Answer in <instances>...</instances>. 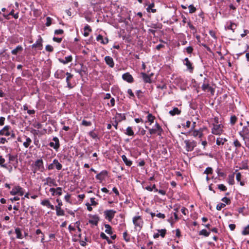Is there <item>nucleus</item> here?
<instances>
[{
    "instance_id": "obj_1",
    "label": "nucleus",
    "mask_w": 249,
    "mask_h": 249,
    "mask_svg": "<svg viewBox=\"0 0 249 249\" xmlns=\"http://www.w3.org/2000/svg\"><path fill=\"white\" fill-rule=\"evenodd\" d=\"M224 126L222 124H213L212 133L215 135H220L224 131Z\"/></svg>"
},
{
    "instance_id": "obj_2",
    "label": "nucleus",
    "mask_w": 249,
    "mask_h": 249,
    "mask_svg": "<svg viewBox=\"0 0 249 249\" xmlns=\"http://www.w3.org/2000/svg\"><path fill=\"white\" fill-rule=\"evenodd\" d=\"M145 128L148 129L149 133L150 135L154 134L157 133L158 135H161V133L163 131L162 128L157 123H156L154 128H150L147 126H145Z\"/></svg>"
},
{
    "instance_id": "obj_3",
    "label": "nucleus",
    "mask_w": 249,
    "mask_h": 249,
    "mask_svg": "<svg viewBox=\"0 0 249 249\" xmlns=\"http://www.w3.org/2000/svg\"><path fill=\"white\" fill-rule=\"evenodd\" d=\"M62 165L58 162V160L54 159L53 162L50 164L48 166V170H61L62 168Z\"/></svg>"
},
{
    "instance_id": "obj_4",
    "label": "nucleus",
    "mask_w": 249,
    "mask_h": 249,
    "mask_svg": "<svg viewBox=\"0 0 249 249\" xmlns=\"http://www.w3.org/2000/svg\"><path fill=\"white\" fill-rule=\"evenodd\" d=\"M133 223L135 226V228H139L140 230L143 225V220L140 216H135L133 218Z\"/></svg>"
},
{
    "instance_id": "obj_5",
    "label": "nucleus",
    "mask_w": 249,
    "mask_h": 249,
    "mask_svg": "<svg viewBox=\"0 0 249 249\" xmlns=\"http://www.w3.org/2000/svg\"><path fill=\"white\" fill-rule=\"evenodd\" d=\"M184 143L186 145V150L188 151H192L196 145V142L195 141L186 140L184 141Z\"/></svg>"
},
{
    "instance_id": "obj_6",
    "label": "nucleus",
    "mask_w": 249,
    "mask_h": 249,
    "mask_svg": "<svg viewBox=\"0 0 249 249\" xmlns=\"http://www.w3.org/2000/svg\"><path fill=\"white\" fill-rule=\"evenodd\" d=\"M24 193V192L23 189L19 186H15L10 192V194L12 195L18 194L20 196H23Z\"/></svg>"
},
{
    "instance_id": "obj_7",
    "label": "nucleus",
    "mask_w": 249,
    "mask_h": 249,
    "mask_svg": "<svg viewBox=\"0 0 249 249\" xmlns=\"http://www.w3.org/2000/svg\"><path fill=\"white\" fill-rule=\"evenodd\" d=\"M116 211L113 210H106L104 211L105 218L110 221L114 217Z\"/></svg>"
},
{
    "instance_id": "obj_8",
    "label": "nucleus",
    "mask_w": 249,
    "mask_h": 249,
    "mask_svg": "<svg viewBox=\"0 0 249 249\" xmlns=\"http://www.w3.org/2000/svg\"><path fill=\"white\" fill-rule=\"evenodd\" d=\"M53 142H51L49 143L50 146L57 150L60 146L59 139L57 137H54L53 139Z\"/></svg>"
},
{
    "instance_id": "obj_9",
    "label": "nucleus",
    "mask_w": 249,
    "mask_h": 249,
    "mask_svg": "<svg viewBox=\"0 0 249 249\" xmlns=\"http://www.w3.org/2000/svg\"><path fill=\"white\" fill-rule=\"evenodd\" d=\"M11 127L9 125L5 126L1 130H0V135L9 136L10 135V130Z\"/></svg>"
},
{
    "instance_id": "obj_10",
    "label": "nucleus",
    "mask_w": 249,
    "mask_h": 249,
    "mask_svg": "<svg viewBox=\"0 0 249 249\" xmlns=\"http://www.w3.org/2000/svg\"><path fill=\"white\" fill-rule=\"evenodd\" d=\"M248 125L246 126H244L242 131L239 132V134L241 137H243L245 136H249V122H247Z\"/></svg>"
},
{
    "instance_id": "obj_11",
    "label": "nucleus",
    "mask_w": 249,
    "mask_h": 249,
    "mask_svg": "<svg viewBox=\"0 0 249 249\" xmlns=\"http://www.w3.org/2000/svg\"><path fill=\"white\" fill-rule=\"evenodd\" d=\"M184 65H185L188 70L191 73H192L194 70V67L192 66V63L189 61L188 58H185L183 62Z\"/></svg>"
},
{
    "instance_id": "obj_12",
    "label": "nucleus",
    "mask_w": 249,
    "mask_h": 249,
    "mask_svg": "<svg viewBox=\"0 0 249 249\" xmlns=\"http://www.w3.org/2000/svg\"><path fill=\"white\" fill-rule=\"evenodd\" d=\"M122 78L124 81L129 83H131L134 81V79L132 76L129 72H126L123 74L122 75Z\"/></svg>"
},
{
    "instance_id": "obj_13",
    "label": "nucleus",
    "mask_w": 249,
    "mask_h": 249,
    "mask_svg": "<svg viewBox=\"0 0 249 249\" xmlns=\"http://www.w3.org/2000/svg\"><path fill=\"white\" fill-rule=\"evenodd\" d=\"M66 75H67V77H66V82H67V87L69 89H71L73 87V86H72V85L70 83V79H71L73 77V74H72L71 73H69L68 72H67L66 73Z\"/></svg>"
},
{
    "instance_id": "obj_14",
    "label": "nucleus",
    "mask_w": 249,
    "mask_h": 249,
    "mask_svg": "<svg viewBox=\"0 0 249 249\" xmlns=\"http://www.w3.org/2000/svg\"><path fill=\"white\" fill-rule=\"evenodd\" d=\"M35 169L37 170H41L43 168V162L42 159L36 160L34 163Z\"/></svg>"
},
{
    "instance_id": "obj_15",
    "label": "nucleus",
    "mask_w": 249,
    "mask_h": 249,
    "mask_svg": "<svg viewBox=\"0 0 249 249\" xmlns=\"http://www.w3.org/2000/svg\"><path fill=\"white\" fill-rule=\"evenodd\" d=\"M105 61L106 64L108 65L110 68H113L114 66V62L113 58L109 56H106L105 57Z\"/></svg>"
},
{
    "instance_id": "obj_16",
    "label": "nucleus",
    "mask_w": 249,
    "mask_h": 249,
    "mask_svg": "<svg viewBox=\"0 0 249 249\" xmlns=\"http://www.w3.org/2000/svg\"><path fill=\"white\" fill-rule=\"evenodd\" d=\"M190 133H191V135L194 137H198L199 138H201L203 135L202 129H199V130H194L190 132Z\"/></svg>"
},
{
    "instance_id": "obj_17",
    "label": "nucleus",
    "mask_w": 249,
    "mask_h": 249,
    "mask_svg": "<svg viewBox=\"0 0 249 249\" xmlns=\"http://www.w3.org/2000/svg\"><path fill=\"white\" fill-rule=\"evenodd\" d=\"M64 71L63 70H58L54 73V77L57 79H63L64 77Z\"/></svg>"
},
{
    "instance_id": "obj_18",
    "label": "nucleus",
    "mask_w": 249,
    "mask_h": 249,
    "mask_svg": "<svg viewBox=\"0 0 249 249\" xmlns=\"http://www.w3.org/2000/svg\"><path fill=\"white\" fill-rule=\"evenodd\" d=\"M42 39L41 37L40 36H38V38L36 41V43H35L34 44H33L32 45V48H40V47H41L42 46Z\"/></svg>"
},
{
    "instance_id": "obj_19",
    "label": "nucleus",
    "mask_w": 249,
    "mask_h": 249,
    "mask_svg": "<svg viewBox=\"0 0 249 249\" xmlns=\"http://www.w3.org/2000/svg\"><path fill=\"white\" fill-rule=\"evenodd\" d=\"M72 60V57L71 55H69L65 57L64 59L59 58V61L63 64H66L69 62H71Z\"/></svg>"
},
{
    "instance_id": "obj_20",
    "label": "nucleus",
    "mask_w": 249,
    "mask_h": 249,
    "mask_svg": "<svg viewBox=\"0 0 249 249\" xmlns=\"http://www.w3.org/2000/svg\"><path fill=\"white\" fill-rule=\"evenodd\" d=\"M236 27V25L234 23L232 22L231 21H230L227 22L225 28L227 29L231 30L233 32H234V30L235 29Z\"/></svg>"
},
{
    "instance_id": "obj_21",
    "label": "nucleus",
    "mask_w": 249,
    "mask_h": 249,
    "mask_svg": "<svg viewBox=\"0 0 249 249\" xmlns=\"http://www.w3.org/2000/svg\"><path fill=\"white\" fill-rule=\"evenodd\" d=\"M96 40L100 42L103 44H107L108 42L107 38L106 37L104 38L103 36L100 35L97 36Z\"/></svg>"
},
{
    "instance_id": "obj_22",
    "label": "nucleus",
    "mask_w": 249,
    "mask_h": 249,
    "mask_svg": "<svg viewBox=\"0 0 249 249\" xmlns=\"http://www.w3.org/2000/svg\"><path fill=\"white\" fill-rule=\"evenodd\" d=\"M180 113L181 110L177 107H174L172 110H171L169 112L170 115L172 116H175L176 115H179L180 114Z\"/></svg>"
},
{
    "instance_id": "obj_23",
    "label": "nucleus",
    "mask_w": 249,
    "mask_h": 249,
    "mask_svg": "<svg viewBox=\"0 0 249 249\" xmlns=\"http://www.w3.org/2000/svg\"><path fill=\"white\" fill-rule=\"evenodd\" d=\"M6 157L8 158L10 163H11L14 164L15 163L17 162V157L16 156L8 154L6 155Z\"/></svg>"
},
{
    "instance_id": "obj_24",
    "label": "nucleus",
    "mask_w": 249,
    "mask_h": 249,
    "mask_svg": "<svg viewBox=\"0 0 249 249\" xmlns=\"http://www.w3.org/2000/svg\"><path fill=\"white\" fill-rule=\"evenodd\" d=\"M228 140L225 138L218 137L216 141V143L218 145H223Z\"/></svg>"
},
{
    "instance_id": "obj_25",
    "label": "nucleus",
    "mask_w": 249,
    "mask_h": 249,
    "mask_svg": "<svg viewBox=\"0 0 249 249\" xmlns=\"http://www.w3.org/2000/svg\"><path fill=\"white\" fill-rule=\"evenodd\" d=\"M141 74L142 76V78L145 83H151V77L149 75H147V74H146L144 72H142L141 73Z\"/></svg>"
},
{
    "instance_id": "obj_26",
    "label": "nucleus",
    "mask_w": 249,
    "mask_h": 249,
    "mask_svg": "<svg viewBox=\"0 0 249 249\" xmlns=\"http://www.w3.org/2000/svg\"><path fill=\"white\" fill-rule=\"evenodd\" d=\"M99 220V217L96 215H94L92 216V219L89 220V223L96 226L98 224Z\"/></svg>"
},
{
    "instance_id": "obj_27",
    "label": "nucleus",
    "mask_w": 249,
    "mask_h": 249,
    "mask_svg": "<svg viewBox=\"0 0 249 249\" xmlns=\"http://www.w3.org/2000/svg\"><path fill=\"white\" fill-rule=\"evenodd\" d=\"M23 50V48L20 45H18L16 48L11 51V53L13 55H17L19 52H21Z\"/></svg>"
},
{
    "instance_id": "obj_28",
    "label": "nucleus",
    "mask_w": 249,
    "mask_h": 249,
    "mask_svg": "<svg viewBox=\"0 0 249 249\" xmlns=\"http://www.w3.org/2000/svg\"><path fill=\"white\" fill-rule=\"evenodd\" d=\"M45 184L49 185L50 186H57V184H56L55 180L54 179H52L50 178H47L46 182Z\"/></svg>"
},
{
    "instance_id": "obj_29",
    "label": "nucleus",
    "mask_w": 249,
    "mask_h": 249,
    "mask_svg": "<svg viewBox=\"0 0 249 249\" xmlns=\"http://www.w3.org/2000/svg\"><path fill=\"white\" fill-rule=\"evenodd\" d=\"M155 6L154 3H152L148 6V7L146 8V10L148 12H152V13H155L156 12L157 10L156 9L153 8Z\"/></svg>"
},
{
    "instance_id": "obj_30",
    "label": "nucleus",
    "mask_w": 249,
    "mask_h": 249,
    "mask_svg": "<svg viewBox=\"0 0 249 249\" xmlns=\"http://www.w3.org/2000/svg\"><path fill=\"white\" fill-rule=\"evenodd\" d=\"M122 158L123 161L125 163L126 165L130 166L132 165V161L130 160H128L125 155H122Z\"/></svg>"
},
{
    "instance_id": "obj_31",
    "label": "nucleus",
    "mask_w": 249,
    "mask_h": 249,
    "mask_svg": "<svg viewBox=\"0 0 249 249\" xmlns=\"http://www.w3.org/2000/svg\"><path fill=\"white\" fill-rule=\"evenodd\" d=\"M55 210L56 212V215L57 216H63L64 215L65 213L64 210L61 209V207H55Z\"/></svg>"
},
{
    "instance_id": "obj_32",
    "label": "nucleus",
    "mask_w": 249,
    "mask_h": 249,
    "mask_svg": "<svg viewBox=\"0 0 249 249\" xmlns=\"http://www.w3.org/2000/svg\"><path fill=\"white\" fill-rule=\"evenodd\" d=\"M201 88L203 91H206L207 89L212 91L213 88L210 86L209 84L203 83L202 85Z\"/></svg>"
},
{
    "instance_id": "obj_33",
    "label": "nucleus",
    "mask_w": 249,
    "mask_h": 249,
    "mask_svg": "<svg viewBox=\"0 0 249 249\" xmlns=\"http://www.w3.org/2000/svg\"><path fill=\"white\" fill-rule=\"evenodd\" d=\"M125 134L128 136H133L134 133L132 130V128L130 126H128L126 129V132Z\"/></svg>"
},
{
    "instance_id": "obj_34",
    "label": "nucleus",
    "mask_w": 249,
    "mask_h": 249,
    "mask_svg": "<svg viewBox=\"0 0 249 249\" xmlns=\"http://www.w3.org/2000/svg\"><path fill=\"white\" fill-rule=\"evenodd\" d=\"M105 227L106 228L105 232L109 234H112L111 227L108 224H105Z\"/></svg>"
},
{
    "instance_id": "obj_35",
    "label": "nucleus",
    "mask_w": 249,
    "mask_h": 249,
    "mask_svg": "<svg viewBox=\"0 0 249 249\" xmlns=\"http://www.w3.org/2000/svg\"><path fill=\"white\" fill-rule=\"evenodd\" d=\"M15 232L17 234V238H18V239L22 238V234H21V231L19 228H16L15 229Z\"/></svg>"
},
{
    "instance_id": "obj_36",
    "label": "nucleus",
    "mask_w": 249,
    "mask_h": 249,
    "mask_svg": "<svg viewBox=\"0 0 249 249\" xmlns=\"http://www.w3.org/2000/svg\"><path fill=\"white\" fill-rule=\"evenodd\" d=\"M31 142V139L30 138L28 137L26 139V141L23 142V145L25 147L27 148L29 147Z\"/></svg>"
},
{
    "instance_id": "obj_37",
    "label": "nucleus",
    "mask_w": 249,
    "mask_h": 249,
    "mask_svg": "<svg viewBox=\"0 0 249 249\" xmlns=\"http://www.w3.org/2000/svg\"><path fill=\"white\" fill-rule=\"evenodd\" d=\"M147 121L149 122L150 124H151L153 122L155 119V117L153 116L151 114H148L147 116Z\"/></svg>"
},
{
    "instance_id": "obj_38",
    "label": "nucleus",
    "mask_w": 249,
    "mask_h": 249,
    "mask_svg": "<svg viewBox=\"0 0 249 249\" xmlns=\"http://www.w3.org/2000/svg\"><path fill=\"white\" fill-rule=\"evenodd\" d=\"M245 141V144L247 147L249 148V135L242 137Z\"/></svg>"
},
{
    "instance_id": "obj_39",
    "label": "nucleus",
    "mask_w": 249,
    "mask_h": 249,
    "mask_svg": "<svg viewBox=\"0 0 249 249\" xmlns=\"http://www.w3.org/2000/svg\"><path fill=\"white\" fill-rule=\"evenodd\" d=\"M234 174H232L231 175H230L228 178V182L230 184L232 185L234 183Z\"/></svg>"
},
{
    "instance_id": "obj_40",
    "label": "nucleus",
    "mask_w": 249,
    "mask_h": 249,
    "mask_svg": "<svg viewBox=\"0 0 249 249\" xmlns=\"http://www.w3.org/2000/svg\"><path fill=\"white\" fill-rule=\"evenodd\" d=\"M241 174L240 173H238V174H237V175L236 176V178L237 180L240 182V184L241 186H243V185H244L245 183L243 181H241Z\"/></svg>"
},
{
    "instance_id": "obj_41",
    "label": "nucleus",
    "mask_w": 249,
    "mask_h": 249,
    "mask_svg": "<svg viewBox=\"0 0 249 249\" xmlns=\"http://www.w3.org/2000/svg\"><path fill=\"white\" fill-rule=\"evenodd\" d=\"M233 145L236 148H239L241 147V144L240 142L237 140L236 139L233 142Z\"/></svg>"
},
{
    "instance_id": "obj_42",
    "label": "nucleus",
    "mask_w": 249,
    "mask_h": 249,
    "mask_svg": "<svg viewBox=\"0 0 249 249\" xmlns=\"http://www.w3.org/2000/svg\"><path fill=\"white\" fill-rule=\"evenodd\" d=\"M237 118L235 116H232L230 118V123L231 125H234L236 122Z\"/></svg>"
},
{
    "instance_id": "obj_43",
    "label": "nucleus",
    "mask_w": 249,
    "mask_h": 249,
    "mask_svg": "<svg viewBox=\"0 0 249 249\" xmlns=\"http://www.w3.org/2000/svg\"><path fill=\"white\" fill-rule=\"evenodd\" d=\"M190 13H194L196 11V8L194 6L193 4H190L188 6Z\"/></svg>"
},
{
    "instance_id": "obj_44",
    "label": "nucleus",
    "mask_w": 249,
    "mask_h": 249,
    "mask_svg": "<svg viewBox=\"0 0 249 249\" xmlns=\"http://www.w3.org/2000/svg\"><path fill=\"white\" fill-rule=\"evenodd\" d=\"M210 232H208L206 230L204 229L199 231V235H203L205 236H208Z\"/></svg>"
},
{
    "instance_id": "obj_45",
    "label": "nucleus",
    "mask_w": 249,
    "mask_h": 249,
    "mask_svg": "<svg viewBox=\"0 0 249 249\" xmlns=\"http://www.w3.org/2000/svg\"><path fill=\"white\" fill-rule=\"evenodd\" d=\"M242 233L243 235L249 234V225L244 228V230L242 232Z\"/></svg>"
},
{
    "instance_id": "obj_46",
    "label": "nucleus",
    "mask_w": 249,
    "mask_h": 249,
    "mask_svg": "<svg viewBox=\"0 0 249 249\" xmlns=\"http://www.w3.org/2000/svg\"><path fill=\"white\" fill-rule=\"evenodd\" d=\"M89 135L93 139H96L97 138V134L93 131H91L89 132Z\"/></svg>"
},
{
    "instance_id": "obj_47",
    "label": "nucleus",
    "mask_w": 249,
    "mask_h": 249,
    "mask_svg": "<svg viewBox=\"0 0 249 249\" xmlns=\"http://www.w3.org/2000/svg\"><path fill=\"white\" fill-rule=\"evenodd\" d=\"M62 188L57 187L55 189V195L60 196L62 195Z\"/></svg>"
},
{
    "instance_id": "obj_48",
    "label": "nucleus",
    "mask_w": 249,
    "mask_h": 249,
    "mask_svg": "<svg viewBox=\"0 0 249 249\" xmlns=\"http://www.w3.org/2000/svg\"><path fill=\"white\" fill-rule=\"evenodd\" d=\"M82 124L84 126H90L91 124V123L89 121L83 120L82 122Z\"/></svg>"
},
{
    "instance_id": "obj_49",
    "label": "nucleus",
    "mask_w": 249,
    "mask_h": 249,
    "mask_svg": "<svg viewBox=\"0 0 249 249\" xmlns=\"http://www.w3.org/2000/svg\"><path fill=\"white\" fill-rule=\"evenodd\" d=\"M51 23H52V18L49 17H47L46 22L45 24L47 26H49L51 25Z\"/></svg>"
},
{
    "instance_id": "obj_50",
    "label": "nucleus",
    "mask_w": 249,
    "mask_h": 249,
    "mask_svg": "<svg viewBox=\"0 0 249 249\" xmlns=\"http://www.w3.org/2000/svg\"><path fill=\"white\" fill-rule=\"evenodd\" d=\"M45 49L47 51L49 52H53V47L50 45H47L46 46Z\"/></svg>"
},
{
    "instance_id": "obj_51",
    "label": "nucleus",
    "mask_w": 249,
    "mask_h": 249,
    "mask_svg": "<svg viewBox=\"0 0 249 249\" xmlns=\"http://www.w3.org/2000/svg\"><path fill=\"white\" fill-rule=\"evenodd\" d=\"M103 172H100L99 174L97 175L96 178L97 179L102 180L104 178V175L103 174Z\"/></svg>"
},
{
    "instance_id": "obj_52",
    "label": "nucleus",
    "mask_w": 249,
    "mask_h": 249,
    "mask_svg": "<svg viewBox=\"0 0 249 249\" xmlns=\"http://www.w3.org/2000/svg\"><path fill=\"white\" fill-rule=\"evenodd\" d=\"M218 188L223 191H226L227 190L226 187L223 184H219L218 185Z\"/></svg>"
},
{
    "instance_id": "obj_53",
    "label": "nucleus",
    "mask_w": 249,
    "mask_h": 249,
    "mask_svg": "<svg viewBox=\"0 0 249 249\" xmlns=\"http://www.w3.org/2000/svg\"><path fill=\"white\" fill-rule=\"evenodd\" d=\"M225 206V204L224 203H220L217 205L216 209L218 211L221 210L222 208H224Z\"/></svg>"
},
{
    "instance_id": "obj_54",
    "label": "nucleus",
    "mask_w": 249,
    "mask_h": 249,
    "mask_svg": "<svg viewBox=\"0 0 249 249\" xmlns=\"http://www.w3.org/2000/svg\"><path fill=\"white\" fill-rule=\"evenodd\" d=\"M159 232L160 233V235L162 237H164L165 236L166 230L165 229L159 230Z\"/></svg>"
},
{
    "instance_id": "obj_55",
    "label": "nucleus",
    "mask_w": 249,
    "mask_h": 249,
    "mask_svg": "<svg viewBox=\"0 0 249 249\" xmlns=\"http://www.w3.org/2000/svg\"><path fill=\"white\" fill-rule=\"evenodd\" d=\"M5 162V159L2 156H0V165L2 167H5L4 163Z\"/></svg>"
},
{
    "instance_id": "obj_56",
    "label": "nucleus",
    "mask_w": 249,
    "mask_h": 249,
    "mask_svg": "<svg viewBox=\"0 0 249 249\" xmlns=\"http://www.w3.org/2000/svg\"><path fill=\"white\" fill-rule=\"evenodd\" d=\"M123 237L124 239L126 241L128 242L129 241V238L127 237V231H125L123 233Z\"/></svg>"
},
{
    "instance_id": "obj_57",
    "label": "nucleus",
    "mask_w": 249,
    "mask_h": 249,
    "mask_svg": "<svg viewBox=\"0 0 249 249\" xmlns=\"http://www.w3.org/2000/svg\"><path fill=\"white\" fill-rule=\"evenodd\" d=\"M186 51L187 52V53H192L193 51V49L192 47L191 46H189V47H187L186 48Z\"/></svg>"
},
{
    "instance_id": "obj_58",
    "label": "nucleus",
    "mask_w": 249,
    "mask_h": 249,
    "mask_svg": "<svg viewBox=\"0 0 249 249\" xmlns=\"http://www.w3.org/2000/svg\"><path fill=\"white\" fill-rule=\"evenodd\" d=\"M222 201L226 203L227 204H228L230 202V199L226 197H225L222 199Z\"/></svg>"
},
{
    "instance_id": "obj_59",
    "label": "nucleus",
    "mask_w": 249,
    "mask_h": 249,
    "mask_svg": "<svg viewBox=\"0 0 249 249\" xmlns=\"http://www.w3.org/2000/svg\"><path fill=\"white\" fill-rule=\"evenodd\" d=\"M64 33V31L62 29H58L54 31V34L55 35H61Z\"/></svg>"
},
{
    "instance_id": "obj_60",
    "label": "nucleus",
    "mask_w": 249,
    "mask_h": 249,
    "mask_svg": "<svg viewBox=\"0 0 249 249\" xmlns=\"http://www.w3.org/2000/svg\"><path fill=\"white\" fill-rule=\"evenodd\" d=\"M50 202L48 200L46 199L41 202V204L44 206H48L49 204H50Z\"/></svg>"
},
{
    "instance_id": "obj_61",
    "label": "nucleus",
    "mask_w": 249,
    "mask_h": 249,
    "mask_svg": "<svg viewBox=\"0 0 249 249\" xmlns=\"http://www.w3.org/2000/svg\"><path fill=\"white\" fill-rule=\"evenodd\" d=\"M84 31H88V32H91V29L90 27V26L89 25H86L85 27H84Z\"/></svg>"
},
{
    "instance_id": "obj_62",
    "label": "nucleus",
    "mask_w": 249,
    "mask_h": 249,
    "mask_svg": "<svg viewBox=\"0 0 249 249\" xmlns=\"http://www.w3.org/2000/svg\"><path fill=\"white\" fill-rule=\"evenodd\" d=\"M127 93L130 95V97L133 98L134 97V94L133 92H132V90L131 89H128L127 90Z\"/></svg>"
},
{
    "instance_id": "obj_63",
    "label": "nucleus",
    "mask_w": 249,
    "mask_h": 249,
    "mask_svg": "<svg viewBox=\"0 0 249 249\" xmlns=\"http://www.w3.org/2000/svg\"><path fill=\"white\" fill-rule=\"evenodd\" d=\"M53 40L55 42H57L58 43H60L62 41V38H58L56 37H53Z\"/></svg>"
},
{
    "instance_id": "obj_64",
    "label": "nucleus",
    "mask_w": 249,
    "mask_h": 249,
    "mask_svg": "<svg viewBox=\"0 0 249 249\" xmlns=\"http://www.w3.org/2000/svg\"><path fill=\"white\" fill-rule=\"evenodd\" d=\"M5 118L3 117H0V125H3L4 124V121H5Z\"/></svg>"
}]
</instances>
